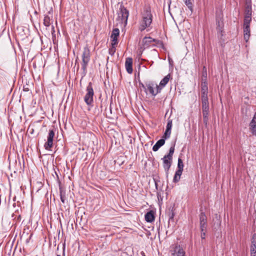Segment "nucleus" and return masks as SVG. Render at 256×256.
I'll return each mask as SVG.
<instances>
[{
  "instance_id": "f257e3e1",
  "label": "nucleus",
  "mask_w": 256,
  "mask_h": 256,
  "mask_svg": "<svg viewBox=\"0 0 256 256\" xmlns=\"http://www.w3.org/2000/svg\"><path fill=\"white\" fill-rule=\"evenodd\" d=\"M152 21V15L151 13L150 8L146 7L142 14V19L140 22L139 30L144 31L146 28L150 27Z\"/></svg>"
},
{
  "instance_id": "f03ea898",
  "label": "nucleus",
  "mask_w": 256,
  "mask_h": 256,
  "mask_svg": "<svg viewBox=\"0 0 256 256\" xmlns=\"http://www.w3.org/2000/svg\"><path fill=\"white\" fill-rule=\"evenodd\" d=\"M174 144L170 148L168 154L166 155H165L164 158H162L163 162V166L167 174H168V170L172 165V156L174 154Z\"/></svg>"
},
{
  "instance_id": "7ed1b4c3",
  "label": "nucleus",
  "mask_w": 256,
  "mask_h": 256,
  "mask_svg": "<svg viewBox=\"0 0 256 256\" xmlns=\"http://www.w3.org/2000/svg\"><path fill=\"white\" fill-rule=\"evenodd\" d=\"M118 14V19L120 20L122 24H123L124 26H126L128 22L129 12L122 4H121L120 6Z\"/></svg>"
},
{
  "instance_id": "20e7f679",
  "label": "nucleus",
  "mask_w": 256,
  "mask_h": 256,
  "mask_svg": "<svg viewBox=\"0 0 256 256\" xmlns=\"http://www.w3.org/2000/svg\"><path fill=\"white\" fill-rule=\"evenodd\" d=\"M94 92L92 83L90 82L86 88V94L84 96V101L88 106H90L94 102Z\"/></svg>"
},
{
  "instance_id": "39448f33",
  "label": "nucleus",
  "mask_w": 256,
  "mask_h": 256,
  "mask_svg": "<svg viewBox=\"0 0 256 256\" xmlns=\"http://www.w3.org/2000/svg\"><path fill=\"white\" fill-rule=\"evenodd\" d=\"M90 60V52L88 47H84L82 54V68L83 72L86 73L87 66Z\"/></svg>"
},
{
  "instance_id": "423d86ee",
  "label": "nucleus",
  "mask_w": 256,
  "mask_h": 256,
  "mask_svg": "<svg viewBox=\"0 0 256 256\" xmlns=\"http://www.w3.org/2000/svg\"><path fill=\"white\" fill-rule=\"evenodd\" d=\"M170 248L171 256H186L184 248L178 244L172 245Z\"/></svg>"
},
{
  "instance_id": "0eeeda50",
  "label": "nucleus",
  "mask_w": 256,
  "mask_h": 256,
  "mask_svg": "<svg viewBox=\"0 0 256 256\" xmlns=\"http://www.w3.org/2000/svg\"><path fill=\"white\" fill-rule=\"evenodd\" d=\"M216 25L218 34L222 36L224 24L223 22V15L221 12H217L216 13Z\"/></svg>"
},
{
  "instance_id": "6e6552de",
  "label": "nucleus",
  "mask_w": 256,
  "mask_h": 256,
  "mask_svg": "<svg viewBox=\"0 0 256 256\" xmlns=\"http://www.w3.org/2000/svg\"><path fill=\"white\" fill-rule=\"evenodd\" d=\"M146 90H148L152 96H156L160 92V88H158V84L153 82H146Z\"/></svg>"
},
{
  "instance_id": "1a4fd4ad",
  "label": "nucleus",
  "mask_w": 256,
  "mask_h": 256,
  "mask_svg": "<svg viewBox=\"0 0 256 256\" xmlns=\"http://www.w3.org/2000/svg\"><path fill=\"white\" fill-rule=\"evenodd\" d=\"M55 135V131L54 129H50L48 131V136H47V141L44 144V148L46 150H50L53 146V140Z\"/></svg>"
},
{
  "instance_id": "9d476101",
  "label": "nucleus",
  "mask_w": 256,
  "mask_h": 256,
  "mask_svg": "<svg viewBox=\"0 0 256 256\" xmlns=\"http://www.w3.org/2000/svg\"><path fill=\"white\" fill-rule=\"evenodd\" d=\"M201 92L202 104H209L208 98V87L207 82H202Z\"/></svg>"
},
{
  "instance_id": "9b49d317",
  "label": "nucleus",
  "mask_w": 256,
  "mask_h": 256,
  "mask_svg": "<svg viewBox=\"0 0 256 256\" xmlns=\"http://www.w3.org/2000/svg\"><path fill=\"white\" fill-rule=\"evenodd\" d=\"M204 123L207 126L208 123L209 104H202Z\"/></svg>"
},
{
  "instance_id": "f8f14e48",
  "label": "nucleus",
  "mask_w": 256,
  "mask_h": 256,
  "mask_svg": "<svg viewBox=\"0 0 256 256\" xmlns=\"http://www.w3.org/2000/svg\"><path fill=\"white\" fill-rule=\"evenodd\" d=\"M199 218L201 232L206 231L207 226V220L205 214L202 212L199 216Z\"/></svg>"
},
{
  "instance_id": "ddd939ff",
  "label": "nucleus",
  "mask_w": 256,
  "mask_h": 256,
  "mask_svg": "<svg viewBox=\"0 0 256 256\" xmlns=\"http://www.w3.org/2000/svg\"><path fill=\"white\" fill-rule=\"evenodd\" d=\"M159 40L156 39L152 38L150 37H145L142 40V42L144 46H149L154 45L152 44V42H156V44H158L159 42Z\"/></svg>"
},
{
  "instance_id": "4468645a",
  "label": "nucleus",
  "mask_w": 256,
  "mask_h": 256,
  "mask_svg": "<svg viewBox=\"0 0 256 256\" xmlns=\"http://www.w3.org/2000/svg\"><path fill=\"white\" fill-rule=\"evenodd\" d=\"M125 67L128 74H130L132 72V58H126Z\"/></svg>"
},
{
  "instance_id": "2eb2a0df",
  "label": "nucleus",
  "mask_w": 256,
  "mask_h": 256,
  "mask_svg": "<svg viewBox=\"0 0 256 256\" xmlns=\"http://www.w3.org/2000/svg\"><path fill=\"white\" fill-rule=\"evenodd\" d=\"M250 130L253 135L256 136V113L250 124Z\"/></svg>"
},
{
  "instance_id": "dca6fc26",
  "label": "nucleus",
  "mask_w": 256,
  "mask_h": 256,
  "mask_svg": "<svg viewBox=\"0 0 256 256\" xmlns=\"http://www.w3.org/2000/svg\"><path fill=\"white\" fill-rule=\"evenodd\" d=\"M170 74H168L167 76H165L160 81L159 86H158V87L159 88H160V90H162L163 88H164L166 85L168 84V82L170 78Z\"/></svg>"
},
{
  "instance_id": "f3484780",
  "label": "nucleus",
  "mask_w": 256,
  "mask_h": 256,
  "mask_svg": "<svg viewBox=\"0 0 256 256\" xmlns=\"http://www.w3.org/2000/svg\"><path fill=\"white\" fill-rule=\"evenodd\" d=\"M250 36V26H244V40L247 42Z\"/></svg>"
},
{
  "instance_id": "a211bd4d",
  "label": "nucleus",
  "mask_w": 256,
  "mask_h": 256,
  "mask_svg": "<svg viewBox=\"0 0 256 256\" xmlns=\"http://www.w3.org/2000/svg\"><path fill=\"white\" fill-rule=\"evenodd\" d=\"M165 143V140L164 138H162L160 140H158L156 144L153 146L152 147V150L154 152H156L163 145H164Z\"/></svg>"
},
{
  "instance_id": "6ab92c4d",
  "label": "nucleus",
  "mask_w": 256,
  "mask_h": 256,
  "mask_svg": "<svg viewBox=\"0 0 256 256\" xmlns=\"http://www.w3.org/2000/svg\"><path fill=\"white\" fill-rule=\"evenodd\" d=\"M145 220L147 222H150L154 220V216L152 211H150L146 214Z\"/></svg>"
},
{
  "instance_id": "aec40b11",
  "label": "nucleus",
  "mask_w": 256,
  "mask_h": 256,
  "mask_svg": "<svg viewBox=\"0 0 256 256\" xmlns=\"http://www.w3.org/2000/svg\"><path fill=\"white\" fill-rule=\"evenodd\" d=\"M251 20V14L249 13V11H248V12L246 14L244 17V26H250Z\"/></svg>"
},
{
  "instance_id": "412c9836",
  "label": "nucleus",
  "mask_w": 256,
  "mask_h": 256,
  "mask_svg": "<svg viewBox=\"0 0 256 256\" xmlns=\"http://www.w3.org/2000/svg\"><path fill=\"white\" fill-rule=\"evenodd\" d=\"M166 214L168 217V221L173 220L175 214L174 212V208H170L166 212Z\"/></svg>"
},
{
  "instance_id": "4be33fe9",
  "label": "nucleus",
  "mask_w": 256,
  "mask_h": 256,
  "mask_svg": "<svg viewBox=\"0 0 256 256\" xmlns=\"http://www.w3.org/2000/svg\"><path fill=\"white\" fill-rule=\"evenodd\" d=\"M184 166L182 160L180 158H178V170L176 171L182 173L184 170Z\"/></svg>"
},
{
  "instance_id": "5701e85b",
  "label": "nucleus",
  "mask_w": 256,
  "mask_h": 256,
  "mask_svg": "<svg viewBox=\"0 0 256 256\" xmlns=\"http://www.w3.org/2000/svg\"><path fill=\"white\" fill-rule=\"evenodd\" d=\"M185 4L188 6V8L192 12L193 10L194 0H183Z\"/></svg>"
},
{
  "instance_id": "b1692460",
  "label": "nucleus",
  "mask_w": 256,
  "mask_h": 256,
  "mask_svg": "<svg viewBox=\"0 0 256 256\" xmlns=\"http://www.w3.org/2000/svg\"><path fill=\"white\" fill-rule=\"evenodd\" d=\"M120 34V30L118 28H114L112 32V34H111V38H118V37Z\"/></svg>"
},
{
  "instance_id": "393cba45",
  "label": "nucleus",
  "mask_w": 256,
  "mask_h": 256,
  "mask_svg": "<svg viewBox=\"0 0 256 256\" xmlns=\"http://www.w3.org/2000/svg\"><path fill=\"white\" fill-rule=\"evenodd\" d=\"M182 174V172L176 171V173L174 174V178H173V182H178L180 178V176H181Z\"/></svg>"
},
{
  "instance_id": "a878e982",
  "label": "nucleus",
  "mask_w": 256,
  "mask_h": 256,
  "mask_svg": "<svg viewBox=\"0 0 256 256\" xmlns=\"http://www.w3.org/2000/svg\"><path fill=\"white\" fill-rule=\"evenodd\" d=\"M44 24L46 26H49L50 24V18L46 16H44Z\"/></svg>"
},
{
  "instance_id": "bb28decb",
  "label": "nucleus",
  "mask_w": 256,
  "mask_h": 256,
  "mask_svg": "<svg viewBox=\"0 0 256 256\" xmlns=\"http://www.w3.org/2000/svg\"><path fill=\"white\" fill-rule=\"evenodd\" d=\"M170 134H171V131L166 130L164 133V136H162V138H164V140L170 137Z\"/></svg>"
},
{
  "instance_id": "cd10ccee",
  "label": "nucleus",
  "mask_w": 256,
  "mask_h": 256,
  "mask_svg": "<svg viewBox=\"0 0 256 256\" xmlns=\"http://www.w3.org/2000/svg\"><path fill=\"white\" fill-rule=\"evenodd\" d=\"M172 126V120H168V122L167 123L166 126V130L171 131Z\"/></svg>"
},
{
  "instance_id": "c85d7f7f",
  "label": "nucleus",
  "mask_w": 256,
  "mask_h": 256,
  "mask_svg": "<svg viewBox=\"0 0 256 256\" xmlns=\"http://www.w3.org/2000/svg\"><path fill=\"white\" fill-rule=\"evenodd\" d=\"M250 252H256V241L254 240L252 242V244L250 247Z\"/></svg>"
},
{
  "instance_id": "c756f323",
  "label": "nucleus",
  "mask_w": 256,
  "mask_h": 256,
  "mask_svg": "<svg viewBox=\"0 0 256 256\" xmlns=\"http://www.w3.org/2000/svg\"><path fill=\"white\" fill-rule=\"evenodd\" d=\"M202 82H207V72L206 71H203L202 74Z\"/></svg>"
},
{
  "instance_id": "7c9ffc66",
  "label": "nucleus",
  "mask_w": 256,
  "mask_h": 256,
  "mask_svg": "<svg viewBox=\"0 0 256 256\" xmlns=\"http://www.w3.org/2000/svg\"><path fill=\"white\" fill-rule=\"evenodd\" d=\"M118 38H112V45L113 48L118 44Z\"/></svg>"
},
{
  "instance_id": "2f4dec72",
  "label": "nucleus",
  "mask_w": 256,
  "mask_h": 256,
  "mask_svg": "<svg viewBox=\"0 0 256 256\" xmlns=\"http://www.w3.org/2000/svg\"><path fill=\"white\" fill-rule=\"evenodd\" d=\"M60 200L63 202L64 203L65 202V197L64 194H63V192L62 190L60 191Z\"/></svg>"
},
{
  "instance_id": "473e14b6",
  "label": "nucleus",
  "mask_w": 256,
  "mask_h": 256,
  "mask_svg": "<svg viewBox=\"0 0 256 256\" xmlns=\"http://www.w3.org/2000/svg\"><path fill=\"white\" fill-rule=\"evenodd\" d=\"M115 52V47L113 48L112 46V48L110 50L109 53L111 55H113Z\"/></svg>"
},
{
  "instance_id": "72a5a7b5",
  "label": "nucleus",
  "mask_w": 256,
  "mask_h": 256,
  "mask_svg": "<svg viewBox=\"0 0 256 256\" xmlns=\"http://www.w3.org/2000/svg\"><path fill=\"white\" fill-rule=\"evenodd\" d=\"M205 231H204L202 232H201V238L202 239H204L205 238V236H206V234H205Z\"/></svg>"
},
{
  "instance_id": "f704fd0d",
  "label": "nucleus",
  "mask_w": 256,
  "mask_h": 256,
  "mask_svg": "<svg viewBox=\"0 0 256 256\" xmlns=\"http://www.w3.org/2000/svg\"><path fill=\"white\" fill-rule=\"evenodd\" d=\"M140 85L141 87H142L143 88H144L146 90V84L144 85V84H142V83H140Z\"/></svg>"
},
{
  "instance_id": "c9c22d12",
  "label": "nucleus",
  "mask_w": 256,
  "mask_h": 256,
  "mask_svg": "<svg viewBox=\"0 0 256 256\" xmlns=\"http://www.w3.org/2000/svg\"><path fill=\"white\" fill-rule=\"evenodd\" d=\"M251 256H256V252H251Z\"/></svg>"
},
{
  "instance_id": "e433bc0d",
  "label": "nucleus",
  "mask_w": 256,
  "mask_h": 256,
  "mask_svg": "<svg viewBox=\"0 0 256 256\" xmlns=\"http://www.w3.org/2000/svg\"><path fill=\"white\" fill-rule=\"evenodd\" d=\"M206 71V68L205 66L203 67V71Z\"/></svg>"
},
{
  "instance_id": "4c0bfd02",
  "label": "nucleus",
  "mask_w": 256,
  "mask_h": 256,
  "mask_svg": "<svg viewBox=\"0 0 256 256\" xmlns=\"http://www.w3.org/2000/svg\"><path fill=\"white\" fill-rule=\"evenodd\" d=\"M0 64H2V62H0Z\"/></svg>"
}]
</instances>
